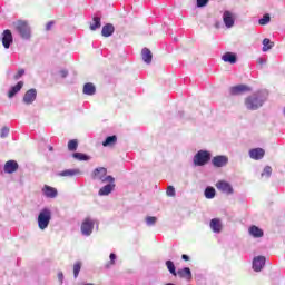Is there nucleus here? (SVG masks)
<instances>
[{
  "label": "nucleus",
  "mask_w": 285,
  "mask_h": 285,
  "mask_svg": "<svg viewBox=\"0 0 285 285\" xmlns=\"http://www.w3.org/2000/svg\"><path fill=\"white\" fill-rule=\"evenodd\" d=\"M266 101H268V91L258 90L245 98L244 106L246 110H250L253 112L255 110H259Z\"/></svg>",
  "instance_id": "1"
},
{
  "label": "nucleus",
  "mask_w": 285,
  "mask_h": 285,
  "mask_svg": "<svg viewBox=\"0 0 285 285\" xmlns=\"http://www.w3.org/2000/svg\"><path fill=\"white\" fill-rule=\"evenodd\" d=\"M14 30L24 41H29L32 37V29L27 20H17L12 23Z\"/></svg>",
  "instance_id": "2"
},
{
  "label": "nucleus",
  "mask_w": 285,
  "mask_h": 285,
  "mask_svg": "<svg viewBox=\"0 0 285 285\" xmlns=\"http://www.w3.org/2000/svg\"><path fill=\"white\" fill-rule=\"evenodd\" d=\"M108 169L106 167H98L91 174V179L101 181V184H115V177L107 176Z\"/></svg>",
  "instance_id": "3"
},
{
  "label": "nucleus",
  "mask_w": 285,
  "mask_h": 285,
  "mask_svg": "<svg viewBox=\"0 0 285 285\" xmlns=\"http://www.w3.org/2000/svg\"><path fill=\"white\" fill-rule=\"evenodd\" d=\"M52 219V209L45 207L40 210L38 215V228L40 230H46L50 226V220Z\"/></svg>",
  "instance_id": "4"
},
{
  "label": "nucleus",
  "mask_w": 285,
  "mask_h": 285,
  "mask_svg": "<svg viewBox=\"0 0 285 285\" xmlns=\"http://www.w3.org/2000/svg\"><path fill=\"white\" fill-rule=\"evenodd\" d=\"M194 165L195 166H206L208 161H210V154L207 150H199L195 156H194Z\"/></svg>",
  "instance_id": "5"
},
{
  "label": "nucleus",
  "mask_w": 285,
  "mask_h": 285,
  "mask_svg": "<svg viewBox=\"0 0 285 285\" xmlns=\"http://www.w3.org/2000/svg\"><path fill=\"white\" fill-rule=\"evenodd\" d=\"M80 230L85 237H90L92 235V230H95V219L90 217L85 218Z\"/></svg>",
  "instance_id": "6"
},
{
  "label": "nucleus",
  "mask_w": 285,
  "mask_h": 285,
  "mask_svg": "<svg viewBox=\"0 0 285 285\" xmlns=\"http://www.w3.org/2000/svg\"><path fill=\"white\" fill-rule=\"evenodd\" d=\"M228 92L232 97H237L244 95L245 92H250V87L248 85H237L229 87Z\"/></svg>",
  "instance_id": "7"
},
{
  "label": "nucleus",
  "mask_w": 285,
  "mask_h": 285,
  "mask_svg": "<svg viewBox=\"0 0 285 285\" xmlns=\"http://www.w3.org/2000/svg\"><path fill=\"white\" fill-rule=\"evenodd\" d=\"M216 188L220 190V193H224L225 195H233L235 193V190L233 189V185L225 180H219L216 184Z\"/></svg>",
  "instance_id": "8"
},
{
  "label": "nucleus",
  "mask_w": 285,
  "mask_h": 285,
  "mask_svg": "<svg viewBox=\"0 0 285 285\" xmlns=\"http://www.w3.org/2000/svg\"><path fill=\"white\" fill-rule=\"evenodd\" d=\"M22 101L26 104V106H31V104H35V101H37V89L32 88L26 91Z\"/></svg>",
  "instance_id": "9"
},
{
  "label": "nucleus",
  "mask_w": 285,
  "mask_h": 285,
  "mask_svg": "<svg viewBox=\"0 0 285 285\" xmlns=\"http://www.w3.org/2000/svg\"><path fill=\"white\" fill-rule=\"evenodd\" d=\"M212 164L215 168H224V166H228V158L227 156L218 155L212 159Z\"/></svg>",
  "instance_id": "10"
},
{
  "label": "nucleus",
  "mask_w": 285,
  "mask_h": 285,
  "mask_svg": "<svg viewBox=\"0 0 285 285\" xmlns=\"http://www.w3.org/2000/svg\"><path fill=\"white\" fill-rule=\"evenodd\" d=\"M266 266V257L264 256H256L253 259V271L256 273L262 272V269Z\"/></svg>",
  "instance_id": "11"
},
{
  "label": "nucleus",
  "mask_w": 285,
  "mask_h": 285,
  "mask_svg": "<svg viewBox=\"0 0 285 285\" xmlns=\"http://www.w3.org/2000/svg\"><path fill=\"white\" fill-rule=\"evenodd\" d=\"M223 21L226 28H233L235 26V16L230 11H224Z\"/></svg>",
  "instance_id": "12"
},
{
  "label": "nucleus",
  "mask_w": 285,
  "mask_h": 285,
  "mask_svg": "<svg viewBox=\"0 0 285 285\" xmlns=\"http://www.w3.org/2000/svg\"><path fill=\"white\" fill-rule=\"evenodd\" d=\"M264 155H266V151L263 148H254L249 150V157L255 161H259V159H264Z\"/></svg>",
  "instance_id": "13"
},
{
  "label": "nucleus",
  "mask_w": 285,
  "mask_h": 285,
  "mask_svg": "<svg viewBox=\"0 0 285 285\" xmlns=\"http://www.w3.org/2000/svg\"><path fill=\"white\" fill-rule=\"evenodd\" d=\"M17 170H19L17 160H9L4 164V173H7V175H12V173H17Z\"/></svg>",
  "instance_id": "14"
},
{
  "label": "nucleus",
  "mask_w": 285,
  "mask_h": 285,
  "mask_svg": "<svg viewBox=\"0 0 285 285\" xmlns=\"http://www.w3.org/2000/svg\"><path fill=\"white\" fill-rule=\"evenodd\" d=\"M42 193H43L45 197H48V199H55V197H57V195H59V193L57 191V188H53L48 185H45V187L42 188Z\"/></svg>",
  "instance_id": "15"
},
{
  "label": "nucleus",
  "mask_w": 285,
  "mask_h": 285,
  "mask_svg": "<svg viewBox=\"0 0 285 285\" xmlns=\"http://www.w3.org/2000/svg\"><path fill=\"white\" fill-rule=\"evenodd\" d=\"M12 31L9 29L3 31V37H2V46L8 50L10 48V45L12 43Z\"/></svg>",
  "instance_id": "16"
},
{
  "label": "nucleus",
  "mask_w": 285,
  "mask_h": 285,
  "mask_svg": "<svg viewBox=\"0 0 285 285\" xmlns=\"http://www.w3.org/2000/svg\"><path fill=\"white\" fill-rule=\"evenodd\" d=\"M112 190H115V183H109L99 189L98 195L100 197H106V196L110 195V193H112Z\"/></svg>",
  "instance_id": "17"
},
{
  "label": "nucleus",
  "mask_w": 285,
  "mask_h": 285,
  "mask_svg": "<svg viewBox=\"0 0 285 285\" xmlns=\"http://www.w3.org/2000/svg\"><path fill=\"white\" fill-rule=\"evenodd\" d=\"M141 59L145 63L150 65L153 63V51L148 48H142L141 50Z\"/></svg>",
  "instance_id": "18"
},
{
  "label": "nucleus",
  "mask_w": 285,
  "mask_h": 285,
  "mask_svg": "<svg viewBox=\"0 0 285 285\" xmlns=\"http://www.w3.org/2000/svg\"><path fill=\"white\" fill-rule=\"evenodd\" d=\"M177 275L183 279H187V282H190V279H193V272L190 271V267L178 269Z\"/></svg>",
  "instance_id": "19"
},
{
  "label": "nucleus",
  "mask_w": 285,
  "mask_h": 285,
  "mask_svg": "<svg viewBox=\"0 0 285 285\" xmlns=\"http://www.w3.org/2000/svg\"><path fill=\"white\" fill-rule=\"evenodd\" d=\"M248 233L255 239H259L261 237H264V230H262L259 227L255 225L249 227Z\"/></svg>",
  "instance_id": "20"
},
{
  "label": "nucleus",
  "mask_w": 285,
  "mask_h": 285,
  "mask_svg": "<svg viewBox=\"0 0 285 285\" xmlns=\"http://www.w3.org/2000/svg\"><path fill=\"white\" fill-rule=\"evenodd\" d=\"M101 35L102 37H112V35H115V26H112V23L105 24Z\"/></svg>",
  "instance_id": "21"
},
{
  "label": "nucleus",
  "mask_w": 285,
  "mask_h": 285,
  "mask_svg": "<svg viewBox=\"0 0 285 285\" xmlns=\"http://www.w3.org/2000/svg\"><path fill=\"white\" fill-rule=\"evenodd\" d=\"M82 92L83 95H88L89 97H92V95L97 92V88L95 87L94 83L87 82L83 86Z\"/></svg>",
  "instance_id": "22"
},
{
  "label": "nucleus",
  "mask_w": 285,
  "mask_h": 285,
  "mask_svg": "<svg viewBox=\"0 0 285 285\" xmlns=\"http://www.w3.org/2000/svg\"><path fill=\"white\" fill-rule=\"evenodd\" d=\"M59 177H75L77 175H82L80 169H66L63 171H60Z\"/></svg>",
  "instance_id": "23"
},
{
  "label": "nucleus",
  "mask_w": 285,
  "mask_h": 285,
  "mask_svg": "<svg viewBox=\"0 0 285 285\" xmlns=\"http://www.w3.org/2000/svg\"><path fill=\"white\" fill-rule=\"evenodd\" d=\"M209 226L214 233H222V220L219 218H213Z\"/></svg>",
  "instance_id": "24"
},
{
  "label": "nucleus",
  "mask_w": 285,
  "mask_h": 285,
  "mask_svg": "<svg viewBox=\"0 0 285 285\" xmlns=\"http://www.w3.org/2000/svg\"><path fill=\"white\" fill-rule=\"evenodd\" d=\"M222 59L225 61V63H237V55L233 52H226L223 55Z\"/></svg>",
  "instance_id": "25"
},
{
  "label": "nucleus",
  "mask_w": 285,
  "mask_h": 285,
  "mask_svg": "<svg viewBox=\"0 0 285 285\" xmlns=\"http://www.w3.org/2000/svg\"><path fill=\"white\" fill-rule=\"evenodd\" d=\"M21 88H23V81H19L16 86L11 87L8 92L9 99H12V97H14V95L20 92Z\"/></svg>",
  "instance_id": "26"
},
{
  "label": "nucleus",
  "mask_w": 285,
  "mask_h": 285,
  "mask_svg": "<svg viewBox=\"0 0 285 285\" xmlns=\"http://www.w3.org/2000/svg\"><path fill=\"white\" fill-rule=\"evenodd\" d=\"M90 30L92 31V32H95V30H99V28H101V18H99V17H94L92 18V22H90Z\"/></svg>",
  "instance_id": "27"
},
{
  "label": "nucleus",
  "mask_w": 285,
  "mask_h": 285,
  "mask_svg": "<svg viewBox=\"0 0 285 285\" xmlns=\"http://www.w3.org/2000/svg\"><path fill=\"white\" fill-rule=\"evenodd\" d=\"M117 144V137L114 136H108L105 141H102L104 148H110L111 146H115Z\"/></svg>",
  "instance_id": "28"
},
{
  "label": "nucleus",
  "mask_w": 285,
  "mask_h": 285,
  "mask_svg": "<svg viewBox=\"0 0 285 285\" xmlns=\"http://www.w3.org/2000/svg\"><path fill=\"white\" fill-rule=\"evenodd\" d=\"M273 46H275V42H272L271 39L265 38L263 40V52H268V50L273 49Z\"/></svg>",
  "instance_id": "29"
},
{
  "label": "nucleus",
  "mask_w": 285,
  "mask_h": 285,
  "mask_svg": "<svg viewBox=\"0 0 285 285\" xmlns=\"http://www.w3.org/2000/svg\"><path fill=\"white\" fill-rule=\"evenodd\" d=\"M73 159H77L78 161H90V156L81 153H73L72 154Z\"/></svg>",
  "instance_id": "30"
},
{
  "label": "nucleus",
  "mask_w": 285,
  "mask_h": 285,
  "mask_svg": "<svg viewBox=\"0 0 285 285\" xmlns=\"http://www.w3.org/2000/svg\"><path fill=\"white\" fill-rule=\"evenodd\" d=\"M167 269L174 277H177V267H175V263L173 261H166Z\"/></svg>",
  "instance_id": "31"
},
{
  "label": "nucleus",
  "mask_w": 285,
  "mask_h": 285,
  "mask_svg": "<svg viewBox=\"0 0 285 285\" xmlns=\"http://www.w3.org/2000/svg\"><path fill=\"white\" fill-rule=\"evenodd\" d=\"M215 195H216V191H215V189L213 187H207L205 189V197H206V199H214Z\"/></svg>",
  "instance_id": "32"
},
{
  "label": "nucleus",
  "mask_w": 285,
  "mask_h": 285,
  "mask_svg": "<svg viewBox=\"0 0 285 285\" xmlns=\"http://www.w3.org/2000/svg\"><path fill=\"white\" fill-rule=\"evenodd\" d=\"M259 26H268L271 23V14L266 13L258 20Z\"/></svg>",
  "instance_id": "33"
},
{
  "label": "nucleus",
  "mask_w": 285,
  "mask_h": 285,
  "mask_svg": "<svg viewBox=\"0 0 285 285\" xmlns=\"http://www.w3.org/2000/svg\"><path fill=\"white\" fill-rule=\"evenodd\" d=\"M79 273H81V262H77L73 265V277L77 279L79 277Z\"/></svg>",
  "instance_id": "34"
},
{
  "label": "nucleus",
  "mask_w": 285,
  "mask_h": 285,
  "mask_svg": "<svg viewBox=\"0 0 285 285\" xmlns=\"http://www.w3.org/2000/svg\"><path fill=\"white\" fill-rule=\"evenodd\" d=\"M78 146H79V142L77 140L72 139L68 142V150L73 153L75 150H77Z\"/></svg>",
  "instance_id": "35"
},
{
  "label": "nucleus",
  "mask_w": 285,
  "mask_h": 285,
  "mask_svg": "<svg viewBox=\"0 0 285 285\" xmlns=\"http://www.w3.org/2000/svg\"><path fill=\"white\" fill-rule=\"evenodd\" d=\"M261 175L262 177H267V179L271 178V175H273V168L271 166H265Z\"/></svg>",
  "instance_id": "36"
},
{
  "label": "nucleus",
  "mask_w": 285,
  "mask_h": 285,
  "mask_svg": "<svg viewBox=\"0 0 285 285\" xmlns=\"http://www.w3.org/2000/svg\"><path fill=\"white\" fill-rule=\"evenodd\" d=\"M110 262L105 265V268H110V266H115V262L117 259V255L115 253H111L109 255Z\"/></svg>",
  "instance_id": "37"
},
{
  "label": "nucleus",
  "mask_w": 285,
  "mask_h": 285,
  "mask_svg": "<svg viewBox=\"0 0 285 285\" xmlns=\"http://www.w3.org/2000/svg\"><path fill=\"white\" fill-rule=\"evenodd\" d=\"M146 224H147V226H155V224H157V217L148 216L146 218Z\"/></svg>",
  "instance_id": "38"
},
{
  "label": "nucleus",
  "mask_w": 285,
  "mask_h": 285,
  "mask_svg": "<svg viewBox=\"0 0 285 285\" xmlns=\"http://www.w3.org/2000/svg\"><path fill=\"white\" fill-rule=\"evenodd\" d=\"M8 135H10V128L2 127L1 132H0L1 139H6V137H8Z\"/></svg>",
  "instance_id": "39"
},
{
  "label": "nucleus",
  "mask_w": 285,
  "mask_h": 285,
  "mask_svg": "<svg viewBox=\"0 0 285 285\" xmlns=\"http://www.w3.org/2000/svg\"><path fill=\"white\" fill-rule=\"evenodd\" d=\"M167 197H175L176 191L174 186H168L166 191Z\"/></svg>",
  "instance_id": "40"
},
{
  "label": "nucleus",
  "mask_w": 285,
  "mask_h": 285,
  "mask_svg": "<svg viewBox=\"0 0 285 285\" xmlns=\"http://www.w3.org/2000/svg\"><path fill=\"white\" fill-rule=\"evenodd\" d=\"M209 0H196L197 8H206L208 6Z\"/></svg>",
  "instance_id": "41"
},
{
  "label": "nucleus",
  "mask_w": 285,
  "mask_h": 285,
  "mask_svg": "<svg viewBox=\"0 0 285 285\" xmlns=\"http://www.w3.org/2000/svg\"><path fill=\"white\" fill-rule=\"evenodd\" d=\"M26 75V70L23 69H19L17 75L14 76V79L18 80V79H21L22 76Z\"/></svg>",
  "instance_id": "42"
},
{
  "label": "nucleus",
  "mask_w": 285,
  "mask_h": 285,
  "mask_svg": "<svg viewBox=\"0 0 285 285\" xmlns=\"http://www.w3.org/2000/svg\"><path fill=\"white\" fill-rule=\"evenodd\" d=\"M257 63H258L259 66H266L267 60L264 59V58H258V59H257Z\"/></svg>",
  "instance_id": "43"
},
{
  "label": "nucleus",
  "mask_w": 285,
  "mask_h": 285,
  "mask_svg": "<svg viewBox=\"0 0 285 285\" xmlns=\"http://www.w3.org/2000/svg\"><path fill=\"white\" fill-rule=\"evenodd\" d=\"M52 26H55L53 21H50L46 24V30H52Z\"/></svg>",
  "instance_id": "44"
},
{
  "label": "nucleus",
  "mask_w": 285,
  "mask_h": 285,
  "mask_svg": "<svg viewBox=\"0 0 285 285\" xmlns=\"http://www.w3.org/2000/svg\"><path fill=\"white\" fill-rule=\"evenodd\" d=\"M60 77H61L62 79H66V77H68V70H61V71H60Z\"/></svg>",
  "instance_id": "45"
},
{
  "label": "nucleus",
  "mask_w": 285,
  "mask_h": 285,
  "mask_svg": "<svg viewBox=\"0 0 285 285\" xmlns=\"http://www.w3.org/2000/svg\"><path fill=\"white\" fill-rule=\"evenodd\" d=\"M58 279L59 282L62 284L63 283V273L62 272H59L58 273Z\"/></svg>",
  "instance_id": "46"
},
{
  "label": "nucleus",
  "mask_w": 285,
  "mask_h": 285,
  "mask_svg": "<svg viewBox=\"0 0 285 285\" xmlns=\"http://www.w3.org/2000/svg\"><path fill=\"white\" fill-rule=\"evenodd\" d=\"M181 259H184L185 262H189L190 261V256L186 255V254H183L181 255Z\"/></svg>",
  "instance_id": "47"
},
{
  "label": "nucleus",
  "mask_w": 285,
  "mask_h": 285,
  "mask_svg": "<svg viewBox=\"0 0 285 285\" xmlns=\"http://www.w3.org/2000/svg\"><path fill=\"white\" fill-rule=\"evenodd\" d=\"M49 150H51V151H52V147H49Z\"/></svg>",
  "instance_id": "48"
}]
</instances>
